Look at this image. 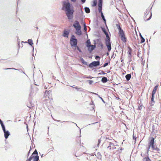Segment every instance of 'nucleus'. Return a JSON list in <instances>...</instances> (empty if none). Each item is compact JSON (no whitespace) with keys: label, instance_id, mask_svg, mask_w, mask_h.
<instances>
[{"label":"nucleus","instance_id":"1","mask_svg":"<svg viewBox=\"0 0 161 161\" xmlns=\"http://www.w3.org/2000/svg\"><path fill=\"white\" fill-rule=\"evenodd\" d=\"M63 8H65L66 14L69 19H71L73 17L74 10L73 8H71V5L69 2H64L63 4Z\"/></svg>","mask_w":161,"mask_h":161},{"label":"nucleus","instance_id":"38","mask_svg":"<svg viewBox=\"0 0 161 161\" xmlns=\"http://www.w3.org/2000/svg\"><path fill=\"white\" fill-rule=\"evenodd\" d=\"M84 25H85V26H84V29L86 31V26L85 24H84Z\"/></svg>","mask_w":161,"mask_h":161},{"label":"nucleus","instance_id":"10","mask_svg":"<svg viewBox=\"0 0 161 161\" xmlns=\"http://www.w3.org/2000/svg\"><path fill=\"white\" fill-rule=\"evenodd\" d=\"M105 44L107 47L108 52H110L111 49V45L110 40L105 41Z\"/></svg>","mask_w":161,"mask_h":161},{"label":"nucleus","instance_id":"15","mask_svg":"<svg viewBox=\"0 0 161 161\" xmlns=\"http://www.w3.org/2000/svg\"><path fill=\"white\" fill-rule=\"evenodd\" d=\"M3 132H4V136L5 138L6 139L8 137V136L10 135V133L8 130H5V131Z\"/></svg>","mask_w":161,"mask_h":161},{"label":"nucleus","instance_id":"41","mask_svg":"<svg viewBox=\"0 0 161 161\" xmlns=\"http://www.w3.org/2000/svg\"><path fill=\"white\" fill-rule=\"evenodd\" d=\"M77 49L80 52H81V50H80L79 47H77Z\"/></svg>","mask_w":161,"mask_h":161},{"label":"nucleus","instance_id":"25","mask_svg":"<svg viewBox=\"0 0 161 161\" xmlns=\"http://www.w3.org/2000/svg\"><path fill=\"white\" fill-rule=\"evenodd\" d=\"M105 35H106V36L107 37V39L105 40V41H107L108 40H110V38L109 36L108 35V33L107 32L105 33Z\"/></svg>","mask_w":161,"mask_h":161},{"label":"nucleus","instance_id":"43","mask_svg":"<svg viewBox=\"0 0 161 161\" xmlns=\"http://www.w3.org/2000/svg\"><path fill=\"white\" fill-rule=\"evenodd\" d=\"M76 0H71V2H75L76 1Z\"/></svg>","mask_w":161,"mask_h":161},{"label":"nucleus","instance_id":"18","mask_svg":"<svg viewBox=\"0 0 161 161\" xmlns=\"http://www.w3.org/2000/svg\"><path fill=\"white\" fill-rule=\"evenodd\" d=\"M131 77V75L130 74H128L126 75L125 76V78L127 80H129Z\"/></svg>","mask_w":161,"mask_h":161},{"label":"nucleus","instance_id":"32","mask_svg":"<svg viewBox=\"0 0 161 161\" xmlns=\"http://www.w3.org/2000/svg\"><path fill=\"white\" fill-rule=\"evenodd\" d=\"M101 139H99L98 140V142L97 143V146H98L99 145L100 143L101 142Z\"/></svg>","mask_w":161,"mask_h":161},{"label":"nucleus","instance_id":"44","mask_svg":"<svg viewBox=\"0 0 161 161\" xmlns=\"http://www.w3.org/2000/svg\"><path fill=\"white\" fill-rule=\"evenodd\" d=\"M102 73L103 74H105V73L103 71H102Z\"/></svg>","mask_w":161,"mask_h":161},{"label":"nucleus","instance_id":"34","mask_svg":"<svg viewBox=\"0 0 161 161\" xmlns=\"http://www.w3.org/2000/svg\"><path fill=\"white\" fill-rule=\"evenodd\" d=\"M108 63H106L103 64V67H104L106 66L107 65H108Z\"/></svg>","mask_w":161,"mask_h":161},{"label":"nucleus","instance_id":"29","mask_svg":"<svg viewBox=\"0 0 161 161\" xmlns=\"http://www.w3.org/2000/svg\"><path fill=\"white\" fill-rule=\"evenodd\" d=\"M88 81L90 84H92L93 82V81L92 80H88Z\"/></svg>","mask_w":161,"mask_h":161},{"label":"nucleus","instance_id":"46","mask_svg":"<svg viewBox=\"0 0 161 161\" xmlns=\"http://www.w3.org/2000/svg\"><path fill=\"white\" fill-rule=\"evenodd\" d=\"M1 121H2L0 119V122H1Z\"/></svg>","mask_w":161,"mask_h":161},{"label":"nucleus","instance_id":"47","mask_svg":"<svg viewBox=\"0 0 161 161\" xmlns=\"http://www.w3.org/2000/svg\"><path fill=\"white\" fill-rule=\"evenodd\" d=\"M108 54H108V53H107V55H108Z\"/></svg>","mask_w":161,"mask_h":161},{"label":"nucleus","instance_id":"12","mask_svg":"<svg viewBox=\"0 0 161 161\" xmlns=\"http://www.w3.org/2000/svg\"><path fill=\"white\" fill-rule=\"evenodd\" d=\"M86 46L88 47H92V49H91V50H94L96 47L95 45H91V42L89 40H88L86 42Z\"/></svg>","mask_w":161,"mask_h":161},{"label":"nucleus","instance_id":"28","mask_svg":"<svg viewBox=\"0 0 161 161\" xmlns=\"http://www.w3.org/2000/svg\"><path fill=\"white\" fill-rule=\"evenodd\" d=\"M92 47H88V50L90 52V53L93 50H91V49H92Z\"/></svg>","mask_w":161,"mask_h":161},{"label":"nucleus","instance_id":"26","mask_svg":"<svg viewBox=\"0 0 161 161\" xmlns=\"http://www.w3.org/2000/svg\"><path fill=\"white\" fill-rule=\"evenodd\" d=\"M144 161H151V160L148 157H145L143 159Z\"/></svg>","mask_w":161,"mask_h":161},{"label":"nucleus","instance_id":"27","mask_svg":"<svg viewBox=\"0 0 161 161\" xmlns=\"http://www.w3.org/2000/svg\"><path fill=\"white\" fill-rule=\"evenodd\" d=\"M128 48L129 49V50H128V53L130 55H131L132 52V49L130 47H128Z\"/></svg>","mask_w":161,"mask_h":161},{"label":"nucleus","instance_id":"24","mask_svg":"<svg viewBox=\"0 0 161 161\" xmlns=\"http://www.w3.org/2000/svg\"><path fill=\"white\" fill-rule=\"evenodd\" d=\"M85 11L86 13H88L90 12V10L89 8L87 7H86L85 8Z\"/></svg>","mask_w":161,"mask_h":161},{"label":"nucleus","instance_id":"5","mask_svg":"<svg viewBox=\"0 0 161 161\" xmlns=\"http://www.w3.org/2000/svg\"><path fill=\"white\" fill-rule=\"evenodd\" d=\"M73 26L76 31V33L78 35H81V32L80 30L81 26L79 22L77 21H75L73 24Z\"/></svg>","mask_w":161,"mask_h":161},{"label":"nucleus","instance_id":"36","mask_svg":"<svg viewBox=\"0 0 161 161\" xmlns=\"http://www.w3.org/2000/svg\"><path fill=\"white\" fill-rule=\"evenodd\" d=\"M72 87L75 88V89H77V90H78V89H80V88H78L77 87H73V86H72Z\"/></svg>","mask_w":161,"mask_h":161},{"label":"nucleus","instance_id":"42","mask_svg":"<svg viewBox=\"0 0 161 161\" xmlns=\"http://www.w3.org/2000/svg\"><path fill=\"white\" fill-rule=\"evenodd\" d=\"M82 3H84L85 2L86 0H81Z\"/></svg>","mask_w":161,"mask_h":161},{"label":"nucleus","instance_id":"4","mask_svg":"<svg viewBox=\"0 0 161 161\" xmlns=\"http://www.w3.org/2000/svg\"><path fill=\"white\" fill-rule=\"evenodd\" d=\"M116 26L118 27V29L119 30V34L121 40L124 42L125 43L126 42L127 40L124 31L121 29L119 25H117Z\"/></svg>","mask_w":161,"mask_h":161},{"label":"nucleus","instance_id":"45","mask_svg":"<svg viewBox=\"0 0 161 161\" xmlns=\"http://www.w3.org/2000/svg\"><path fill=\"white\" fill-rule=\"evenodd\" d=\"M101 47H103V44H102L101 45Z\"/></svg>","mask_w":161,"mask_h":161},{"label":"nucleus","instance_id":"33","mask_svg":"<svg viewBox=\"0 0 161 161\" xmlns=\"http://www.w3.org/2000/svg\"><path fill=\"white\" fill-rule=\"evenodd\" d=\"M111 144H113V143H112L111 142H110L109 146L108 147V148H109V149H111L110 147H111Z\"/></svg>","mask_w":161,"mask_h":161},{"label":"nucleus","instance_id":"14","mask_svg":"<svg viewBox=\"0 0 161 161\" xmlns=\"http://www.w3.org/2000/svg\"><path fill=\"white\" fill-rule=\"evenodd\" d=\"M34 106V103L32 101L30 100L27 103V106L29 108L33 107Z\"/></svg>","mask_w":161,"mask_h":161},{"label":"nucleus","instance_id":"31","mask_svg":"<svg viewBox=\"0 0 161 161\" xmlns=\"http://www.w3.org/2000/svg\"><path fill=\"white\" fill-rule=\"evenodd\" d=\"M1 126H2V128L3 130V131H5L6 130H5V127L4 125H3Z\"/></svg>","mask_w":161,"mask_h":161},{"label":"nucleus","instance_id":"20","mask_svg":"<svg viewBox=\"0 0 161 161\" xmlns=\"http://www.w3.org/2000/svg\"><path fill=\"white\" fill-rule=\"evenodd\" d=\"M141 37V42H140L141 43H143L145 41V40L144 38L141 35H140Z\"/></svg>","mask_w":161,"mask_h":161},{"label":"nucleus","instance_id":"2","mask_svg":"<svg viewBox=\"0 0 161 161\" xmlns=\"http://www.w3.org/2000/svg\"><path fill=\"white\" fill-rule=\"evenodd\" d=\"M43 98L44 99L43 101L45 103L47 104L49 103L50 100L52 99V91L51 90L48 91H46L45 92Z\"/></svg>","mask_w":161,"mask_h":161},{"label":"nucleus","instance_id":"11","mask_svg":"<svg viewBox=\"0 0 161 161\" xmlns=\"http://www.w3.org/2000/svg\"><path fill=\"white\" fill-rule=\"evenodd\" d=\"M100 62L99 61H94L90 63L89 65V67L92 68L94 66H97L99 65Z\"/></svg>","mask_w":161,"mask_h":161},{"label":"nucleus","instance_id":"7","mask_svg":"<svg viewBox=\"0 0 161 161\" xmlns=\"http://www.w3.org/2000/svg\"><path fill=\"white\" fill-rule=\"evenodd\" d=\"M102 3L103 0H99L98 3V11L99 13H101L102 18L104 21V23H106V19H105L104 16L103 15V12H102Z\"/></svg>","mask_w":161,"mask_h":161},{"label":"nucleus","instance_id":"30","mask_svg":"<svg viewBox=\"0 0 161 161\" xmlns=\"http://www.w3.org/2000/svg\"><path fill=\"white\" fill-rule=\"evenodd\" d=\"M142 108V105H140L138 106V109L140 110H141Z\"/></svg>","mask_w":161,"mask_h":161},{"label":"nucleus","instance_id":"19","mask_svg":"<svg viewBox=\"0 0 161 161\" xmlns=\"http://www.w3.org/2000/svg\"><path fill=\"white\" fill-rule=\"evenodd\" d=\"M101 80L103 83H105L107 81L108 79L106 77H103L102 78Z\"/></svg>","mask_w":161,"mask_h":161},{"label":"nucleus","instance_id":"40","mask_svg":"<svg viewBox=\"0 0 161 161\" xmlns=\"http://www.w3.org/2000/svg\"><path fill=\"white\" fill-rule=\"evenodd\" d=\"M0 124H1V126H2V125H4L3 124V122H2V121H1V122H0Z\"/></svg>","mask_w":161,"mask_h":161},{"label":"nucleus","instance_id":"23","mask_svg":"<svg viewBox=\"0 0 161 161\" xmlns=\"http://www.w3.org/2000/svg\"><path fill=\"white\" fill-rule=\"evenodd\" d=\"M93 4L92 5L93 7L96 6L97 4V0H93Z\"/></svg>","mask_w":161,"mask_h":161},{"label":"nucleus","instance_id":"21","mask_svg":"<svg viewBox=\"0 0 161 161\" xmlns=\"http://www.w3.org/2000/svg\"><path fill=\"white\" fill-rule=\"evenodd\" d=\"M28 43L31 46H32L33 44V41L31 39H29L28 41Z\"/></svg>","mask_w":161,"mask_h":161},{"label":"nucleus","instance_id":"35","mask_svg":"<svg viewBox=\"0 0 161 161\" xmlns=\"http://www.w3.org/2000/svg\"><path fill=\"white\" fill-rule=\"evenodd\" d=\"M102 30L104 32V33L105 34V33H107V32L106 31L105 29L104 28H102Z\"/></svg>","mask_w":161,"mask_h":161},{"label":"nucleus","instance_id":"37","mask_svg":"<svg viewBox=\"0 0 161 161\" xmlns=\"http://www.w3.org/2000/svg\"><path fill=\"white\" fill-rule=\"evenodd\" d=\"M82 61L83 63H85V64H86V62H85L83 59H82Z\"/></svg>","mask_w":161,"mask_h":161},{"label":"nucleus","instance_id":"3","mask_svg":"<svg viewBox=\"0 0 161 161\" xmlns=\"http://www.w3.org/2000/svg\"><path fill=\"white\" fill-rule=\"evenodd\" d=\"M148 149L151 147L153 150H155L157 151L159 150V149L154 145V138L153 137L149 138L148 142Z\"/></svg>","mask_w":161,"mask_h":161},{"label":"nucleus","instance_id":"6","mask_svg":"<svg viewBox=\"0 0 161 161\" xmlns=\"http://www.w3.org/2000/svg\"><path fill=\"white\" fill-rule=\"evenodd\" d=\"M151 8H149L146 10V12L144 16V19L145 20L147 21L150 19L152 17V13L151 11Z\"/></svg>","mask_w":161,"mask_h":161},{"label":"nucleus","instance_id":"8","mask_svg":"<svg viewBox=\"0 0 161 161\" xmlns=\"http://www.w3.org/2000/svg\"><path fill=\"white\" fill-rule=\"evenodd\" d=\"M34 154H38L37 151L36 150H35L32 155L29 158L27 161H31V160L33 159V161H38L39 159V157L38 155H36V156H34L33 155Z\"/></svg>","mask_w":161,"mask_h":161},{"label":"nucleus","instance_id":"22","mask_svg":"<svg viewBox=\"0 0 161 161\" xmlns=\"http://www.w3.org/2000/svg\"><path fill=\"white\" fill-rule=\"evenodd\" d=\"M76 142L77 144L79 145H80L81 144V141H80V137H78L77 139L76 140Z\"/></svg>","mask_w":161,"mask_h":161},{"label":"nucleus","instance_id":"39","mask_svg":"<svg viewBox=\"0 0 161 161\" xmlns=\"http://www.w3.org/2000/svg\"><path fill=\"white\" fill-rule=\"evenodd\" d=\"M100 58V57L99 56H96V57H95V59H97V58Z\"/></svg>","mask_w":161,"mask_h":161},{"label":"nucleus","instance_id":"13","mask_svg":"<svg viewBox=\"0 0 161 161\" xmlns=\"http://www.w3.org/2000/svg\"><path fill=\"white\" fill-rule=\"evenodd\" d=\"M154 95L152 94L151 100L149 102L150 105L151 107H152L154 105L155 103V101L154 100Z\"/></svg>","mask_w":161,"mask_h":161},{"label":"nucleus","instance_id":"9","mask_svg":"<svg viewBox=\"0 0 161 161\" xmlns=\"http://www.w3.org/2000/svg\"><path fill=\"white\" fill-rule=\"evenodd\" d=\"M77 42V40L75 38V36L74 35H72L70 39V43L71 46L76 47Z\"/></svg>","mask_w":161,"mask_h":161},{"label":"nucleus","instance_id":"16","mask_svg":"<svg viewBox=\"0 0 161 161\" xmlns=\"http://www.w3.org/2000/svg\"><path fill=\"white\" fill-rule=\"evenodd\" d=\"M158 87V85H157L154 87L152 91V94L154 95L156 93Z\"/></svg>","mask_w":161,"mask_h":161},{"label":"nucleus","instance_id":"17","mask_svg":"<svg viewBox=\"0 0 161 161\" xmlns=\"http://www.w3.org/2000/svg\"><path fill=\"white\" fill-rule=\"evenodd\" d=\"M69 32L68 31H66V30H65L64 31V33L63 34V36L64 37H68V35H69Z\"/></svg>","mask_w":161,"mask_h":161}]
</instances>
